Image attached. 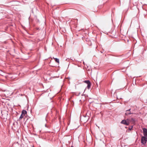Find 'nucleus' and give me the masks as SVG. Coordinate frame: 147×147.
<instances>
[{
	"label": "nucleus",
	"instance_id": "1",
	"mask_svg": "<svg viewBox=\"0 0 147 147\" xmlns=\"http://www.w3.org/2000/svg\"><path fill=\"white\" fill-rule=\"evenodd\" d=\"M147 142V136H142L141 139V143L143 144H146Z\"/></svg>",
	"mask_w": 147,
	"mask_h": 147
},
{
	"label": "nucleus",
	"instance_id": "2",
	"mask_svg": "<svg viewBox=\"0 0 147 147\" xmlns=\"http://www.w3.org/2000/svg\"><path fill=\"white\" fill-rule=\"evenodd\" d=\"M143 131L144 136H147V129L145 128H143Z\"/></svg>",
	"mask_w": 147,
	"mask_h": 147
},
{
	"label": "nucleus",
	"instance_id": "3",
	"mask_svg": "<svg viewBox=\"0 0 147 147\" xmlns=\"http://www.w3.org/2000/svg\"><path fill=\"white\" fill-rule=\"evenodd\" d=\"M121 123L125 125H128V123L126 121V120H123L121 122Z\"/></svg>",
	"mask_w": 147,
	"mask_h": 147
},
{
	"label": "nucleus",
	"instance_id": "4",
	"mask_svg": "<svg viewBox=\"0 0 147 147\" xmlns=\"http://www.w3.org/2000/svg\"><path fill=\"white\" fill-rule=\"evenodd\" d=\"M130 110V109L127 110L126 111V112L125 113V114L126 115H128L129 114H131V113L129 112Z\"/></svg>",
	"mask_w": 147,
	"mask_h": 147
},
{
	"label": "nucleus",
	"instance_id": "5",
	"mask_svg": "<svg viewBox=\"0 0 147 147\" xmlns=\"http://www.w3.org/2000/svg\"><path fill=\"white\" fill-rule=\"evenodd\" d=\"M26 113L27 112L25 110H23L22 111V114L24 116L26 114Z\"/></svg>",
	"mask_w": 147,
	"mask_h": 147
},
{
	"label": "nucleus",
	"instance_id": "6",
	"mask_svg": "<svg viewBox=\"0 0 147 147\" xmlns=\"http://www.w3.org/2000/svg\"><path fill=\"white\" fill-rule=\"evenodd\" d=\"M135 121V119L133 118H131L130 120V122H132L133 123H134Z\"/></svg>",
	"mask_w": 147,
	"mask_h": 147
},
{
	"label": "nucleus",
	"instance_id": "7",
	"mask_svg": "<svg viewBox=\"0 0 147 147\" xmlns=\"http://www.w3.org/2000/svg\"><path fill=\"white\" fill-rule=\"evenodd\" d=\"M53 59H55V61L58 63H59V59L57 58H54Z\"/></svg>",
	"mask_w": 147,
	"mask_h": 147
},
{
	"label": "nucleus",
	"instance_id": "8",
	"mask_svg": "<svg viewBox=\"0 0 147 147\" xmlns=\"http://www.w3.org/2000/svg\"><path fill=\"white\" fill-rule=\"evenodd\" d=\"M91 85V84L90 82V83H89L88 84L87 87L88 89H89L90 88Z\"/></svg>",
	"mask_w": 147,
	"mask_h": 147
},
{
	"label": "nucleus",
	"instance_id": "9",
	"mask_svg": "<svg viewBox=\"0 0 147 147\" xmlns=\"http://www.w3.org/2000/svg\"><path fill=\"white\" fill-rule=\"evenodd\" d=\"M84 82L87 84L90 83V81L88 80L85 81H84Z\"/></svg>",
	"mask_w": 147,
	"mask_h": 147
},
{
	"label": "nucleus",
	"instance_id": "10",
	"mask_svg": "<svg viewBox=\"0 0 147 147\" xmlns=\"http://www.w3.org/2000/svg\"><path fill=\"white\" fill-rule=\"evenodd\" d=\"M126 121L128 123V125H129V123H130V120L129 119H127L126 120Z\"/></svg>",
	"mask_w": 147,
	"mask_h": 147
},
{
	"label": "nucleus",
	"instance_id": "11",
	"mask_svg": "<svg viewBox=\"0 0 147 147\" xmlns=\"http://www.w3.org/2000/svg\"><path fill=\"white\" fill-rule=\"evenodd\" d=\"M24 115H23L21 114V115L19 119H22L24 117Z\"/></svg>",
	"mask_w": 147,
	"mask_h": 147
},
{
	"label": "nucleus",
	"instance_id": "12",
	"mask_svg": "<svg viewBox=\"0 0 147 147\" xmlns=\"http://www.w3.org/2000/svg\"><path fill=\"white\" fill-rule=\"evenodd\" d=\"M71 147H74L73 146H71Z\"/></svg>",
	"mask_w": 147,
	"mask_h": 147
}]
</instances>
